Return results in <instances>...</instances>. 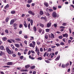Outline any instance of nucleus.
I'll return each mask as SVG.
<instances>
[{
    "mask_svg": "<svg viewBox=\"0 0 74 74\" xmlns=\"http://www.w3.org/2000/svg\"><path fill=\"white\" fill-rule=\"evenodd\" d=\"M35 51L36 53H37V54L38 56H39L40 55V50L37 47V46H36L35 47Z\"/></svg>",
    "mask_w": 74,
    "mask_h": 74,
    "instance_id": "nucleus-1",
    "label": "nucleus"
},
{
    "mask_svg": "<svg viewBox=\"0 0 74 74\" xmlns=\"http://www.w3.org/2000/svg\"><path fill=\"white\" fill-rule=\"evenodd\" d=\"M6 50L7 52H8V53H9V54H12V53H14V52H13V51H11V50H10V49H9V48H8V47H7L6 48Z\"/></svg>",
    "mask_w": 74,
    "mask_h": 74,
    "instance_id": "nucleus-2",
    "label": "nucleus"
},
{
    "mask_svg": "<svg viewBox=\"0 0 74 74\" xmlns=\"http://www.w3.org/2000/svg\"><path fill=\"white\" fill-rule=\"evenodd\" d=\"M52 16L54 18H56L57 17V14L55 12H53L52 14Z\"/></svg>",
    "mask_w": 74,
    "mask_h": 74,
    "instance_id": "nucleus-3",
    "label": "nucleus"
},
{
    "mask_svg": "<svg viewBox=\"0 0 74 74\" xmlns=\"http://www.w3.org/2000/svg\"><path fill=\"white\" fill-rule=\"evenodd\" d=\"M28 12L29 14L31 15H34V12H33L32 11L29 10L28 11Z\"/></svg>",
    "mask_w": 74,
    "mask_h": 74,
    "instance_id": "nucleus-4",
    "label": "nucleus"
},
{
    "mask_svg": "<svg viewBox=\"0 0 74 74\" xmlns=\"http://www.w3.org/2000/svg\"><path fill=\"white\" fill-rule=\"evenodd\" d=\"M16 21V19H14L10 21V25H12V24H13V23H14V22H15Z\"/></svg>",
    "mask_w": 74,
    "mask_h": 74,
    "instance_id": "nucleus-5",
    "label": "nucleus"
},
{
    "mask_svg": "<svg viewBox=\"0 0 74 74\" xmlns=\"http://www.w3.org/2000/svg\"><path fill=\"white\" fill-rule=\"evenodd\" d=\"M51 23H48L47 25V27H49L51 26Z\"/></svg>",
    "mask_w": 74,
    "mask_h": 74,
    "instance_id": "nucleus-6",
    "label": "nucleus"
},
{
    "mask_svg": "<svg viewBox=\"0 0 74 74\" xmlns=\"http://www.w3.org/2000/svg\"><path fill=\"white\" fill-rule=\"evenodd\" d=\"M64 37H66V38H67L68 37V34L67 33H66L65 34H63L62 35Z\"/></svg>",
    "mask_w": 74,
    "mask_h": 74,
    "instance_id": "nucleus-7",
    "label": "nucleus"
},
{
    "mask_svg": "<svg viewBox=\"0 0 74 74\" xmlns=\"http://www.w3.org/2000/svg\"><path fill=\"white\" fill-rule=\"evenodd\" d=\"M49 36V34L48 33L47 34H45V37L46 39H47L48 38V36Z\"/></svg>",
    "mask_w": 74,
    "mask_h": 74,
    "instance_id": "nucleus-8",
    "label": "nucleus"
},
{
    "mask_svg": "<svg viewBox=\"0 0 74 74\" xmlns=\"http://www.w3.org/2000/svg\"><path fill=\"white\" fill-rule=\"evenodd\" d=\"M59 59H60V55H58V57L55 60L56 61H57V60H59Z\"/></svg>",
    "mask_w": 74,
    "mask_h": 74,
    "instance_id": "nucleus-9",
    "label": "nucleus"
},
{
    "mask_svg": "<svg viewBox=\"0 0 74 74\" xmlns=\"http://www.w3.org/2000/svg\"><path fill=\"white\" fill-rule=\"evenodd\" d=\"M29 47H32L33 48H34V47H35V46H34L33 45L32 43L29 44Z\"/></svg>",
    "mask_w": 74,
    "mask_h": 74,
    "instance_id": "nucleus-10",
    "label": "nucleus"
},
{
    "mask_svg": "<svg viewBox=\"0 0 74 74\" xmlns=\"http://www.w3.org/2000/svg\"><path fill=\"white\" fill-rule=\"evenodd\" d=\"M13 63L12 62H9L7 63V65H12Z\"/></svg>",
    "mask_w": 74,
    "mask_h": 74,
    "instance_id": "nucleus-11",
    "label": "nucleus"
},
{
    "mask_svg": "<svg viewBox=\"0 0 74 74\" xmlns=\"http://www.w3.org/2000/svg\"><path fill=\"white\" fill-rule=\"evenodd\" d=\"M51 38L52 39H53L54 38H55V36H54V35L53 34H51Z\"/></svg>",
    "mask_w": 74,
    "mask_h": 74,
    "instance_id": "nucleus-12",
    "label": "nucleus"
},
{
    "mask_svg": "<svg viewBox=\"0 0 74 74\" xmlns=\"http://www.w3.org/2000/svg\"><path fill=\"white\" fill-rule=\"evenodd\" d=\"M40 15H42L44 14V12L43 11L40 10Z\"/></svg>",
    "mask_w": 74,
    "mask_h": 74,
    "instance_id": "nucleus-13",
    "label": "nucleus"
},
{
    "mask_svg": "<svg viewBox=\"0 0 74 74\" xmlns=\"http://www.w3.org/2000/svg\"><path fill=\"white\" fill-rule=\"evenodd\" d=\"M60 28H62V29L61 30V32H63V31L64 30V29H63L65 28V27L62 26L60 27Z\"/></svg>",
    "mask_w": 74,
    "mask_h": 74,
    "instance_id": "nucleus-14",
    "label": "nucleus"
},
{
    "mask_svg": "<svg viewBox=\"0 0 74 74\" xmlns=\"http://www.w3.org/2000/svg\"><path fill=\"white\" fill-rule=\"evenodd\" d=\"M11 47L13 49H15V47L14 46V45L13 44H11L10 45Z\"/></svg>",
    "mask_w": 74,
    "mask_h": 74,
    "instance_id": "nucleus-15",
    "label": "nucleus"
},
{
    "mask_svg": "<svg viewBox=\"0 0 74 74\" xmlns=\"http://www.w3.org/2000/svg\"><path fill=\"white\" fill-rule=\"evenodd\" d=\"M14 45L16 47H17V48H19V47H20V46L18 44H16Z\"/></svg>",
    "mask_w": 74,
    "mask_h": 74,
    "instance_id": "nucleus-16",
    "label": "nucleus"
},
{
    "mask_svg": "<svg viewBox=\"0 0 74 74\" xmlns=\"http://www.w3.org/2000/svg\"><path fill=\"white\" fill-rule=\"evenodd\" d=\"M44 4L46 6V7H48V3L47 2H45L44 3Z\"/></svg>",
    "mask_w": 74,
    "mask_h": 74,
    "instance_id": "nucleus-17",
    "label": "nucleus"
},
{
    "mask_svg": "<svg viewBox=\"0 0 74 74\" xmlns=\"http://www.w3.org/2000/svg\"><path fill=\"white\" fill-rule=\"evenodd\" d=\"M33 30L35 32H36V31H37V28L36 27L34 26V27Z\"/></svg>",
    "mask_w": 74,
    "mask_h": 74,
    "instance_id": "nucleus-18",
    "label": "nucleus"
},
{
    "mask_svg": "<svg viewBox=\"0 0 74 74\" xmlns=\"http://www.w3.org/2000/svg\"><path fill=\"white\" fill-rule=\"evenodd\" d=\"M7 38L6 37H4L2 38V39L3 40V41H5L7 40Z\"/></svg>",
    "mask_w": 74,
    "mask_h": 74,
    "instance_id": "nucleus-19",
    "label": "nucleus"
},
{
    "mask_svg": "<svg viewBox=\"0 0 74 74\" xmlns=\"http://www.w3.org/2000/svg\"><path fill=\"white\" fill-rule=\"evenodd\" d=\"M29 58L30 59L32 60L34 59V58L31 56H29Z\"/></svg>",
    "mask_w": 74,
    "mask_h": 74,
    "instance_id": "nucleus-20",
    "label": "nucleus"
},
{
    "mask_svg": "<svg viewBox=\"0 0 74 74\" xmlns=\"http://www.w3.org/2000/svg\"><path fill=\"white\" fill-rule=\"evenodd\" d=\"M30 67V65H27L26 66H25V69H28V68H29Z\"/></svg>",
    "mask_w": 74,
    "mask_h": 74,
    "instance_id": "nucleus-21",
    "label": "nucleus"
},
{
    "mask_svg": "<svg viewBox=\"0 0 74 74\" xmlns=\"http://www.w3.org/2000/svg\"><path fill=\"white\" fill-rule=\"evenodd\" d=\"M32 2V0H28V1H27V3H28V4H30Z\"/></svg>",
    "mask_w": 74,
    "mask_h": 74,
    "instance_id": "nucleus-22",
    "label": "nucleus"
},
{
    "mask_svg": "<svg viewBox=\"0 0 74 74\" xmlns=\"http://www.w3.org/2000/svg\"><path fill=\"white\" fill-rule=\"evenodd\" d=\"M4 53H3V52L1 51H0V55L1 56L2 55H4Z\"/></svg>",
    "mask_w": 74,
    "mask_h": 74,
    "instance_id": "nucleus-23",
    "label": "nucleus"
},
{
    "mask_svg": "<svg viewBox=\"0 0 74 74\" xmlns=\"http://www.w3.org/2000/svg\"><path fill=\"white\" fill-rule=\"evenodd\" d=\"M30 22L31 26H32L33 23V20H31Z\"/></svg>",
    "mask_w": 74,
    "mask_h": 74,
    "instance_id": "nucleus-24",
    "label": "nucleus"
},
{
    "mask_svg": "<svg viewBox=\"0 0 74 74\" xmlns=\"http://www.w3.org/2000/svg\"><path fill=\"white\" fill-rule=\"evenodd\" d=\"M24 25L25 27L26 28L27 27V25H26V22H24Z\"/></svg>",
    "mask_w": 74,
    "mask_h": 74,
    "instance_id": "nucleus-25",
    "label": "nucleus"
},
{
    "mask_svg": "<svg viewBox=\"0 0 74 74\" xmlns=\"http://www.w3.org/2000/svg\"><path fill=\"white\" fill-rule=\"evenodd\" d=\"M18 25V24L17 23H14L13 24L14 27H16Z\"/></svg>",
    "mask_w": 74,
    "mask_h": 74,
    "instance_id": "nucleus-26",
    "label": "nucleus"
},
{
    "mask_svg": "<svg viewBox=\"0 0 74 74\" xmlns=\"http://www.w3.org/2000/svg\"><path fill=\"white\" fill-rule=\"evenodd\" d=\"M15 40L16 41H21V39L18 38L15 39Z\"/></svg>",
    "mask_w": 74,
    "mask_h": 74,
    "instance_id": "nucleus-27",
    "label": "nucleus"
},
{
    "mask_svg": "<svg viewBox=\"0 0 74 74\" xmlns=\"http://www.w3.org/2000/svg\"><path fill=\"white\" fill-rule=\"evenodd\" d=\"M9 7V6L8 5H7L5 7V10H7V8H8Z\"/></svg>",
    "mask_w": 74,
    "mask_h": 74,
    "instance_id": "nucleus-28",
    "label": "nucleus"
},
{
    "mask_svg": "<svg viewBox=\"0 0 74 74\" xmlns=\"http://www.w3.org/2000/svg\"><path fill=\"white\" fill-rule=\"evenodd\" d=\"M32 43L33 44V45L35 47V45H36V42L34 41H32Z\"/></svg>",
    "mask_w": 74,
    "mask_h": 74,
    "instance_id": "nucleus-29",
    "label": "nucleus"
},
{
    "mask_svg": "<svg viewBox=\"0 0 74 74\" xmlns=\"http://www.w3.org/2000/svg\"><path fill=\"white\" fill-rule=\"evenodd\" d=\"M28 27L29 29H30V23L28 24Z\"/></svg>",
    "mask_w": 74,
    "mask_h": 74,
    "instance_id": "nucleus-30",
    "label": "nucleus"
},
{
    "mask_svg": "<svg viewBox=\"0 0 74 74\" xmlns=\"http://www.w3.org/2000/svg\"><path fill=\"white\" fill-rule=\"evenodd\" d=\"M15 13V11H12L11 12V13L12 14H14Z\"/></svg>",
    "mask_w": 74,
    "mask_h": 74,
    "instance_id": "nucleus-31",
    "label": "nucleus"
},
{
    "mask_svg": "<svg viewBox=\"0 0 74 74\" xmlns=\"http://www.w3.org/2000/svg\"><path fill=\"white\" fill-rule=\"evenodd\" d=\"M0 49L1 50H3L4 49V47L3 46H1L0 47Z\"/></svg>",
    "mask_w": 74,
    "mask_h": 74,
    "instance_id": "nucleus-32",
    "label": "nucleus"
},
{
    "mask_svg": "<svg viewBox=\"0 0 74 74\" xmlns=\"http://www.w3.org/2000/svg\"><path fill=\"white\" fill-rule=\"evenodd\" d=\"M58 38L60 39H62V38H63V36H59V38Z\"/></svg>",
    "mask_w": 74,
    "mask_h": 74,
    "instance_id": "nucleus-33",
    "label": "nucleus"
},
{
    "mask_svg": "<svg viewBox=\"0 0 74 74\" xmlns=\"http://www.w3.org/2000/svg\"><path fill=\"white\" fill-rule=\"evenodd\" d=\"M49 31V29H46V32L48 33Z\"/></svg>",
    "mask_w": 74,
    "mask_h": 74,
    "instance_id": "nucleus-34",
    "label": "nucleus"
},
{
    "mask_svg": "<svg viewBox=\"0 0 74 74\" xmlns=\"http://www.w3.org/2000/svg\"><path fill=\"white\" fill-rule=\"evenodd\" d=\"M42 31V29H39V32L40 33H41V32Z\"/></svg>",
    "mask_w": 74,
    "mask_h": 74,
    "instance_id": "nucleus-35",
    "label": "nucleus"
},
{
    "mask_svg": "<svg viewBox=\"0 0 74 74\" xmlns=\"http://www.w3.org/2000/svg\"><path fill=\"white\" fill-rule=\"evenodd\" d=\"M40 26H41V27H43L44 26V25L42 24H40Z\"/></svg>",
    "mask_w": 74,
    "mask_h": 74,
    "instance_id": "nucleus-36",
    "label": "nucleus"
},
{
    "mask_svg": "<svg viewBox=\"0 0 74 74\" xmlns=\"http://www.w3.org/2000/svg\"><path fill=\"white\" fill-rule=\"evenodd\" d=\"M65 67H66V65H64V64H62V67L63 68H65Z\"/></svg>",
    "mask_w": 74,
    "mask_h": 74,
    "instance_id": "nucleus-37",
    "label": "nucleus"
},
{
    "mask_svg": "<svg viewBox=\"0 0 74 74\" xmlns=\"http://www.w3.org/2000/svg\"><path fill=\"white\" fill-rule=\"evenodd\" d=\"M31 68L32 69H34V68H35V66L34 65L33 66L31 67Z\"/></svg>",
    "mask_w": 74,
    "mask_h": 74,
    "instance_id": "nucleus-38",
    "label": "nucleus"
},
{
    "mask_svg": "<svg viewBox=\"0 0 74 74\" xmlns=\"http://www.w3.org/2000/svg\"><path fill=\"white\" fill-rule=\"evenodd\" d=\"M42 59V58L41 57H40L38 58V60H41Z\"/></svg>",
    "mask_w": 74,
    "mask_h": 74,
    "instance_id": "nucleus-39",
    "label": "nucleus"
},
{
    "mask_svg": "<svg viewBox=\"0 0 74 74\" xmlns=\"http://www.w3.org/2000/svg\"><path fill=\"white\" fill-rule=\"evenodd\" d=\"M45 62H46V63H50V61L48 60H45Z\"/></svg>",
    "mask_w": 74,
    "mask_h": 74,
    "instance_id": "nucleus-40",
    "label": "nucleus"
},
{
    "mask_svg": "<svg viewBox=\"0 0 74 74\" xmlns=\"http://www.w3.org/2000/svg\"><path fill=\"white\" fill-rule=\"evenodd\" d=\"M52 51V49L51 48H49L48 49V52H51Z\"/></svg>",
    "mask_w": 74,
    "mask_h": 74,
    "instance_id": "nucleus-41",
    "label": "nucleus"
},
{
    "mask_svg": "<svg viewBox=\"0 0 74 74\" xmlns=\"http://www.w3.org/2000/svg\"><path fill=\"white\" fill-rule=\"evenodd\" d=\"M8 19H9V18H7L6 19V22H8Z\"/></svg>",
    "mask_w": 74,
    "mask_h": 74,
    "instance_id": "nucleus-42",
    "label": "nucleus"
},
{
    "mask_svg": "<svg viewBox=\"0 0 74 74\" xmlns=\"http://www.w3.org/2000/svg\"><path fill=\"white\" fill-rule=\"evenodd\" d=\"M53 10H56L57 8L56 7H53Z\"/></svg>",
    "mask_w": 74,
    "mask_h": 74,
    "instance_id": "nucleus-43",
    "label": "nucleus"
},
{
    "mask_svg": "<svg viewBox=\"0 0 74 74\" xmlns=\"http://www.w3.org/2000/svg\"><path fill=\"white\" fill-rule=\"evenodd\" d=\"M24 38H25V39H27L28 38L27 36V35H25L24 36Z\"/></svg>",
    "mask_w": 74,
    "mask_h": 74,
    "instance_id": "nucleus-44",
    "label": "nucleus"
},
{
    "mask_svg": "<svg viewBox=\"0 0 74 74\" xmlns=\"http://www.w3.org/2000/svg\"><path fill=\"white\" fill-rule=\"evenodd\" d=\"M19 58H20L21 59H23V56H20L19 57Z\"/></svg>",
    "mask_w": 74,
    "mask_h": 74,
    "instance_id": "nucleus-45",
    "label": "nucleus"
},
{
    "mask_svg": "<svg viewBox=\"0 0 74 74\" xmlns=\"http://www.w3.org/2000/svg\"><path fill=\"white\" fill-rule=\"evenodd\" d=\"M66 25H67V23H63L62 24L63 26H66Z\"/></svg>",
    "mask_w": 74,
    "mask_h": 74,
    "instance_id": "nucleus-46",
    "label": "nucleus"
},
{
    "mask_svg": "<svg viewBox=\"0 0 74 74\" xmlns=\"http://www.w3.org/2000/svg\"><path fill=\"white\" fill-rule=\"evenodd\" d=\"M22 26H23L22 25V24H20V26H19L20 28H21V27H22Z\"/></svg>",
    "mask_w": 74,
    "mask_h": 74,
    "instance_id": "nucleus-47",
    "label": "nucleus"
},
{
    "mask_svg": "<svg viewBox=\"0 0 74 74\" xmlns=\"http://www.w3.org/2000/svg\"><path fill=\"white\" fill-rule=\"evenodd\" d=\"M31 53V51H29L28 53V55H29Z\"/></svg>",
    "mask_w": 74,
    "mask_h": 74,
    "instance_id": "nucleus-48",
    "label": "nucleus"
},
{
    "mask_svg": "<svg viewBox=\"0 0 74 74\" xmlns=\"http://www.w3.org/2000/svg\"><path fill=\"white\" fill-rule=\"evenodd\" d=\"M40 51L41 52H42V51H43V49H42V48H40Z\"/></svg>",
    "mask_w": 74,
    "mask_h": 74,
    "instance_id": "nucleus-49",
    "label": "nucleus"
},
{
    "mask_svg": "<svg viewBox=\"0 0 74 74\" xmlns=\"http://www.w3.org/2000/svg\"><path fill=\"white\" fill-rule=\"evenodd\" d=\"M69 30L70 33H71V28H69Z\"/></svg>",
    "mask_w": 74,
    "mask_h": 74,
    "instance_id": "nucleus-50",
    "label": "nucleus"
},
{
    "mask_svg": "<svg viewBox=\"0 0 74 74\" xmlns=\"http://www.w3.org/2000/svg\"><path fill=\"white\" fill-rule=\"evenodd\" d=\"M70 42H71V40H68V43L70 44Z\"/></svg>",
    "mask_w": 74,
    "mask_h": 74,
    "instance_id": "nucleus-51",
    "label": "nucleus"
},
{
    "mask_svg": "<svg viewBox=\"0 0 74 74\" xmlns=\"http://www.w3.org/2000/svg\"><path fill=\"white\" fill-rule=\"evenodd\" d=\"M60 44L61 45H64V43L63 42H61Z\"/></svg>",
    "mask_w": 74,
    "mask_h": 74,
    "instance_id": "nucleus-52",
    "label": "nucleus"
},
{
    "mask_svg": "<svg viewBox=\"0 0 74 74\" xmlns=\"http://www.w3.org/2000/svg\"><path fill=\"white\" fill-rule=\"evenodd\" d=\"M3 67H7L8 68H9V67H10V66H3Z\"/></svg>",
    "mask_w": 74,
    "mask_h": 74,
    "instance_id": "nucleus-53",
    "label": "nucleus"
},
{
    "mask_svg": "<svg viewBox=\"0 0 74 74\" xmlns=\"http://www.w3.org/2000/svg\"><path fill=\"white\" fill-rule=\"evenodd\" d=\"M47 52H45V53H44V56L45 57L46 56V55H47Z\"/></svg>",
    "mask_w": 74,
    "mask_h": 74,
    "instance_id": "nucleus-54",
    "label": "nucleus"
},
{
    "mask_svg": "<svg viewBox=\"0 0 74 74\" xmlns=\"http://www.w3.org/2000/svg\"><path fill=\"white\" fill-rule=\"evenodd\" d=\"M49 11H50V12H52V11H53V10L51 9H50L49 10Z\"/></svg>",
    "mask_w": 74,
    "mask_h": 74,
    "instance_id": "nucleus-55",
    "label": "nucleus"
},
{
    "mask_svg": "<svg viewBox=\"0 0 74 74\" xmlns=\"http://www.w3.org/2000/svg\"><path fill=\"white\" fill-rule=\"evenodd\" d=\"M56 47V46H51V48H55Z\"/></svg>",
    "mask_w": 74,
    "mask_h": 74,
    "instance_id": "nucleus-56",
    "label": "nucleus"
},
{
    "mask_svg": "<svg viewBox=\"0 0 74 74\" xmlns=\"http://www.w3.org/2000/svg\"><path fill=\"white\" fill-rule=\"evenodd\" d=\"M46 15L47 16H49V13H46Z\"/></svg>",
    "mask_w": 74,
    "mask_h": 74,
    "instance_id": "nucleus-57",
    "label": "nucleus"
},
{
    "mask_svg": "<svg viewBox=\"0 0 74 74\" xmlns=\"http://www.w3.org/2000/svg\"><path fill=\"white\" fill-rule=\"evenodd\" d=\"M37 44L38 45H40V42H37Z\"/></svg>",
    "mask_w": 74,
    "mask_h": 74,
    "instance_id": "nucleus-58",
    "label": "nucleus"
},
{
    "mask_svg": "<svg viewBox=\"0 0 74 74\" xmlns=\"http://www.w3.org/2000/svg\"><path fill=\"white\" fill-rule=\"evenodd\" d=\"M45 22H47L48 21V20H47V18H45Z\"/></svg>",
    "mask_w": 74,
    "mask_h": 74,
    "instance_id": "nucleus-59",
    "label": "nucleus"
},
{
    "mask_svg": "<svg viewBox=\"0 0 74 74\" xmlns=\"http://www.w3.org/2000/svg\"><path fill=\"white\" fill-rule=\"evenodd\" d=\"M45 17H42L41 18V19H45Z\"/></svg>",
    "mask_w": 74,
    "mask_h": 74,
    "instance_id": "nucleus-60",
    "label": "nucleus"
},
{
    "mask_svg": "<svg viewBox=\"0 0 74 74\" xmlns=\"http://www.w3.org/2000/svg\"><path fill=\"white\" fill-rule=\"evenodd\" d=\"M35 4L34 3H32V4L31 5L32 6V7H34V6L35 5Z\"/></svg>",
    "mask_w": 74,
    "mask_h": 74,
    "instance_id": "nucleus-61",
    "label": "nucleus"
},
{
    "mask_svg": "<svg viewBox=\"0 0 74 74\" xmlns=\"http://www.w3.org/2000/svg\"><path fill=\"white\" fill-rule=\"evenodd\" d=\"M24 42L25 44H26V45H27V41H26V40H25Z\"/></svg>",
    "mask_w": 74,
    "mask_h": 74,
    "instance_id": "nucleus-62",
    "label": "nucleus"
},
{
    "mask_svg": "<svg viewBox=\"0 0 74 74\" xmlns=\"http://www.w3.org/2000/svg\"><path fill=\"white\" fill-rule=\"evenodd\" d=\"M56 45L57 46V47H59L60 45L59 44H56Z\"/></svg>",
    "mask_w": 74,
    "mask_h": 74,
    "instance_id": "nucleus-63",
    "label": "nucleus"
},
{
    "mask_svg": "<svg viewBox=\"0 0 74 74\" xmlns=\"http://www.w3.org/2000/svg\"><path fill=\"white\" fill-rule=\"evenodd\" d=\"M33 74H36V71H34L33 72Z\"/></svg>",
    "mask_w": 74,
    "mask_h": 74,
    "instance_id": "nucleus-64",
    "label": "nucleus"
}]
</instances>
